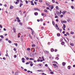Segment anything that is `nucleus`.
I'll return each mask as SVG.
<instances>
[{
  "label": "nucleus",
  "mask_w": 75,
  "mask_h": 75,
  "mask_svg": "<svg viewBox=\"0 0 75 75\" xmlns=\"http://www.w3.org/2000/svg\"><path fill=\"white\" fill-rule=\"evenodd\" d=\"M34 10H38V11H40V9L37 8H34Z\"/></svg>",
  "instance_id": "1"
},
{
  "label": "nucleus",
  "mask_w": 75,
  "mask_h": 75,
  "mask_svg": "<svg viewBox=\"0 0 75 75\" xmlns=\"http://www.w3.org/2000/svg\"><path fill=\"white\" fill-rule=\"evenodd\" d=\"M67 11H64L63 12H62V13L63 15H64V14H65V13H67Z\"/></svg>",
  "instance_id": "2"
},
{
  "label": "nucleus",
  "mask_w": 75,
  "mask_h": 75,
  "mask_svg": "<svg viewBox=\"0 0 75 75\" xmlns=\"http://www.w3.org/2000/svg\"><path fill=\"white\" fill-rule=\"evenodd\" d=\"M61 22L62 24H63V23H67V21H62Z\"/></svg>",
  "instance_id": "3"
},
{
  "label": "nucleus",
  "mask_w": 75,
  "mask_h": 75,
  "mask_svg": "<svg viewBox=\"0 0 75 75\" xmlns=\"http://www.w3.org/2000/svg\"><path fill=\"white\" fill-rule=\"evenodd\" d=\"M46 5H47V6H48V7H50V6H52L49 4H48V3H47V2L46 3Z\"/></svg>",
  "instance_id": "4"
},
{
  "label": "nucleus",
  "mask_w": 75,
  "mask_h": 75,
  "mask_svg": "<svg viewBox=\"0 0 75 75\" xmlns=\"http://www.w3.org/2000/svg\"><path fill=\"white\" fill-rule=\"evenodd\" d=\"M66 65V63L65 62H63L62 63V65H63V66H65Z\"/></svg>",
  "instance_id": "5"
},
{
  "label": "nucleus",
  "mask_w": 75,
  "mask_h": 75,
  "mask_svg": "<svg viewBox=\"0 0 75 75\" xmlns=\"http://www.w3.org/2000/svg\"><path fill=\"white\" fill-rule=\"evenodd\" d=\"M30 3H31V5H32V6H34V4L33 3V1H31Z\"/></svg>",
  "instance_id": "6"
},
{
  "label": "nucleus",
  "mask_w": 75,
  "mask_h": 75,
  "mask_svg": "<svg viewBox=\"0 0 75 75\" xmlns=\"http://www.w3.org/2000/svg\"><path fill=\"white\" fill-rule=\"evenodd\" d=\"M13 32L14 33H16V29L15 28H13Z\"/></svg>",
  "instance_id": "7"
},
{
  "label": "nucleus",
  "mask_w": 75,
  "mask_h": 75,
  "mask_svg": "<svg viewBox=\"0 0 75 75\" xmlns=\"http://www.w3.org/2000/svg\"><path fill=\"white\" fill-rule=\"evenodd\" d=\"M37 72H44V70H37Z\"/></svg>",
  "instance_id": "8"
},
{
  "label": "nucleus",
  "mask_w": 75,
  "mask_h": 75,
  "mask_svg": "<svg viewBox=\"0 0 75 75\" xmlns=\"http://www.w3.org/2000/svg\"><path fill=\"white\" fill-rule=\"evenodd\" d=\"M57 37H60V36L61 35V34H60V33H58L57 34Z\"/></svg>",
  "instance_id": "9"
},
{
  "label": "nucleus",
  "mask_w": 75,
  "mask_h": 75,
  "mask_svg": "<svg viewBox=\"0 0 75 75\" xmlns=\"http://www.w3.org/2000/svg\"><path fill=\"white\" fill-rule=\"evenodd\" d=\"M14 8V6H11L10 7V9H11V10L12 9H13V8Z\"/></svg>",
  "instance_id": "10"
},
{
  "label": "nucleus",
  "mask_w": 75,
  "mask_h": 75,
  "mask_svg": "<svg viewBox=\"0 0 75 75\" xmlns=\"http://www.w3.org/2000/svg\"><path fill=\"white\" fill-rule=\"evenodd\" d=\"M53 66H54V67H55V68H57V67H58V66H57V64H53Z\"/></svg>",
  "instance_id": "11"
},
{
  "label": "nucleus",
  "mask_w": 75,
  "mask_h": 75,
  "mask_svg": "<svg viewBox=\"0 0 75 75\" xmlns=\"http://www.w3.org/2000/svg\"><path fill=\"white\" fill-rule=\"evenodd\" d=\"M38 12H35L34 13V15H35V16H38Z\"/></svg>",
  "instance_id": "12"
},
{
  "label": "nucleus",
  "mask_w": 75,
  "mask_h": 75,
  "mask_svg": "<svg viewBox=\"0 0 75 75\" xmlns=\"http://www.w3.org/2000/svg\"><path fill=\"white\" fill-rule=\"evenodd\" d=\"M61 44L63 45H64V44H65V42H62L61 43Z\"/></svg>",
  "instance_id": "13"
},
{
  "label": "nucleus",
  "mask_w": 75,
  "mask_h": 75,
  "mask_svg": "<svg viewBox=\"0 0 75 75\" xmlns=\"http://www.w3.org/2000/svg\"><path fill=\"white\" fill-rule=\"evenodd\" d=\"M71 66L69 65V66H68V67H67V68H68V69H71Z\"/></svg>",
  "instance_id": "14"
},
{
  "label": "nucleus",
  "mask_w": 75,
  "mask_h": 75,
  "mask_svg": "<svg viewBox=\"0 0 75 75\" xmlns=\"http://www.w3.org/2000/svg\"><path fill=\"white\" fill-rule=\"evenodd\" d=\"M51 52H53L54 51V49H53V48H51Z\"/></svg>",
  "instance_id": "15"
},
{
  "label": "nucleus",
  "mask_w": 75,
  "mask_h": 75,
  "mask_svg": "<svg viewBox=\"0 0 75 75\" xmlns=\"http://www.w3.org/2000/svg\"><path fill=\"white\" fill-rule=\"evenodd\" d=\"M56 13L57 15H59V11H56Z\"/></svg>",
  "instance_id": "16"
},
{
  "label": "nucleus",
  "mask_w": 75,
  "mask_h": 75,
  "mask_svg": "<svg viewBox=\"0 0 75 75\" xmlns=\"http://www.w3.org/2000/svg\"><path fill=\"white\" fill-rule=\"evenodd\" d=\"M23 6V4L20 3V6H19L20 7H21V6Z\"/></svg>",
  "instance_id": "17"
},
{
  "label": "nucleus",
  "mask_w": 75,
  "mask_h": 75,
  "mask_svg": "<svg viewBox=\"0 0 75 75\" xmlns=\"http://www.w3.org/2000/svg\"><path fill=\"white\" fill-rule=\"evenodd\" d=\"M53 63H55V64H58V63L57 62L55 61H54L53 62Z\"/></svg>",
  "instance_id": "18"
},
{
  "label": "nucleus",
  "mask_w": 75,
  "mask_h": 75,
  "mask_svg": "<svg viewBox=\"0 0 75 75\" xmlns=\"http://www.w3.org/2000/svg\"><path fill=\"white\" fill-rule=\"evenodd\" d=\"M32 47H35V44H33L32 45Z\"/></svg>",
  "instance_id": "19"
},
{
  "label": "nucleus",
  "mask_w": 75,
  "mask_h": 75,
  "mask_svg": "<svg viewBox=\"0 0 75 75\" xmlns=\"http://www.w3.org/2000/svg\"><path fill=\"white\" fill-rule=\"evenodd\" d=\"M52 6L50 7H51L50 8H51V10H52V9H53V8H54V6H52Z\"/></svg>",
  "instance_id": "20"
},
{
  "label": "nucleus",
  "mask_w": 75,
  "mask_h": 75,
  "mask_svg": "<svg viewBox=\"0 0 75 75\" xmlns=\"http://www.w3.org/2000/svg\"><path fill=\"white\" fill-rule=\"evenodd\" d=\"M32 35L33 36V35H34V31H32Z\"/></svg>",
  "instance_id": "21"
},
{
  "label": "nucleus",
  "mask_w": 75,
  "mask_h": 75,
  "mask_svg": "<svg viewBox=\"0 0 75 75\" xmlns=\"http://www.w3.org/2000/svg\"><path fill=\"white\" fill-rule=\"evenodd\" d=\"M70 45L71 46H74V43H71Z\"/></svg>",
  "instance_id": "22"
},
{
  "label": "nucleus",
  "mask_w": 75,
  "mask_h": 75,
  "mask_svg": "<svg viewBox=\"0 0 75 75\" xmlns=\"http://www.w3.org/2000/svg\"><path fill=\"white\" fill-rule=\"evenodd\" d=\"M52 23L53 25H55V22H54V21H52Z\"/></svg>",
  "instance_id": "23"
},
{
  "label": "nucleus",
  "mask_w": 75,
  "mask_h": 75,
  "mask_svg": "<svg viewBox=\"0 0 75 75\" xmlns=\"http://www.w3.org/2000/svg\"><path fill=\"white\" fill-rule=\"evenodd\" d=\"M63 28H66V26L65 24H63Z\"/></svg>",
  "instance_id": "24"
},
{
  "label": "nucleus",
  "mask_w": 75,
  "mask_h": 75,
  "mask_svg": "<svg viewBox=\"0 0 75 75\" xmlns=\"http://www.w3.org/2000/svg\"><path fill=\"white\" fill-rule=\"evenodd\" d=\"M18 72H16L15 73V75H18Z\"/></svg>",
  "instance_id": "25"
},
{
  "label": "nucleus",
  "mask_w": 75,
  "mask_h": 75,
  "mask_svg": "<svg viewBox=\"0 0 75 75\" xmlns=\"http://www.w3.org/2000/svg\"><path fill=\"white\" fill-rule=\"evenodd\" d=\"M0 37L1 38H4V37L2 35H0Z\"/></svg>",
  "instance_id": "26"
},
{
  "label": "nucleus",
  "mask_w": 75,
  "mask_h": 75,
  "mask_svg": "<svg viewBox=\"0 0 75 75\" xmlns=\"http://www.w3.org/2000/svg\"><path fill=\"white\" fill-rule=\"evenodd\" d=\"M30 60H34V59L33 58H30Z\"/></svg>",
  "instance_id": "27"
},
{
  "label": "nucleus",
  "mask_w": 75,
  "mask_h": 75,
  "mask_svg": "<svg viewBox=\"0 0 75 75\" xmlns=\"http://www.w3.org/2000/svg\"><path fill=\"white\" fill-rule=\"evenodd\" d=\"M14 45H15L16 47H17L18 44H17V43H14Z\"/></svg>",
  "instance_id": "28"
},
{
  "label": "nucleus",
  "mask_w": 75,
  "mask_h": 75,
  "mask_svg": "<svg viewBox=\"0 0 75 75\" xmlns=\"http://www.w3.org/2000/svg\"><path fill=\"white\" fill-rule=\"evenodd\" d=\"M30 48H28L27 49V50L28 51H30Z\"/></svg>",
  "instance_id": "29"
},
{
  "label": "nucleus",
  "mask_w": 75,
  "mask_h": 75,
  "mask_svg": "<svg viewBox=\"0 0 75 75\" xmlns=\"http://www.w3.org/2000/svg\"><path fill=\"white\" fill-rule=\"evenodd\" d=\"M39 2L40 3H42V0H39Z\"/></svg>",
  "instance_id": "30"
},
{
  "label": "nucleus",
  "mask_w": 75,
  "mask_h": 75,
  "mask_svg": "<svg viewBox=\"0 0 75 75\" xmlns=\"http://www.w3.org/2000/svg\"><path fill=\"white\" fill-rule=\"evenodd\" d=\"M19 25H23V23L21 22H20L19 23Z\"/></svg>",
  "instance_id": "31"
},
{
  "label": "nucleus",
  "mask_w": 75,
  "mask_h": 75,
  "mask_svg": "<svg viewBox=\"0 0 75 75\" xmlns=\"http://www.w3.org/2000/svg\"><path fill=\"white\" fill-rule=\"evenodd\" d=\"M70 34H74V33L72 31H71V33H70Z\"/></svg>",
  "instance_id": "32"
},
{
  "label": "nucleus",
  "mask_w": 75,
  "mask_h": 75,
  "mask_svg": "<svg viewBox=\"0 0 75 75\" xmlns=\"http://www.w3.org/2000/svg\"><path fill=\"white\" fill-rule=\"evenodd\" d=\"M17 21L18 23H20L21 22V21H20V19H18V20Z\"/></svg>",
  "instance_id": "33"
},
{
  "label": "nucleus",
  "mask_w": 75,
  "mask_h": 75,
  "mask_svg": "<svg viewBox=\"0 0 75 75\" xmlns=\"http://www.w3.org/2000/svg\"><path fill=\"white\" fill-rule=\"evenodd\" d=\"M56 9H57V10H59V8H58V6H56Z\"/></svg>",
  "instance_id": "34"
},
{
  "label": "nucleus",
  "mask_w": 75,
  "mask_h": 75,
  "mask_svg": "<svg viewBox=\"0 0 75 75\" xmlns=\"http://www.w3.org/2000/svg\"><path fill=\"white\" fill-rule=\"evenodd\" d=\"M8 42L9 43H10V44L11 43V40H8Z\"/></svg>",
  "instance_id": "35"
},
{
  "label": "nucleus",
  "mask_w": 75,
  "mask_h": 75,
  "mask_svg": "<svg viewBox=\"0 0 75 75\" xmlns=\"http://www.w3.org/2000/svg\"><path fill=\"white\" fill-rule=\"evenodd\" d=\"M55 26L56 28H58V25H57V24L55 25Z\"/></svg>",
  "instance_id": "36"
},
{
  "label": "nucleus",
  "mask_w": 75,
  "mask_h": 75,
  "mask_svg": "<svg viewBox=\"0 0 75 75\" xmlns=\"http://www.w3.org/2000/svg\"><path fill=\"white\" fill-rule=\"evenodd\" d=\"M52 2L54 3H55V0H52Z\"/></svg>",
  "instance_id": "37"
},
{
  "label": "nucleus",
  "mask_w": 75,
  "mask_h": 75,
  "mask_svg": "<svg viewBox=\"0 0 75 75\" xmlns=\"http://www.w3.org/2000/svg\"><path fill=\"white\" fill-rule=\"evenodd\" d=\"M42 60L43 61H45V59H44V57H42Z\"/></svg>",
  "instance_id": "38"
},
{
  "label": "nucleus",
  "mask_w": 75,
  "mask_h": 75,
  "mask_svg": "<svg viewBox=\"0 0 75 75\" xmlns=\"http://www.w3.org/2000/svg\"><path fill=\"white\" fill-rule=\"evenodd\" d=\"M42 64H41V63L40 64H38V65H39L40 67H41V66Z\"/></svg>",
  "instance_id": "39"
},
{
  "label": "nucleus",
  "mask_w": 75,
  "mask_h": 75,
  "mask_svg": "<svg viewBox=\"0 0 75 75\" xmlns=\"http://www.w3.org/2000/svg\"><path fill=\"white\" fill-rule=\"evenodd\" d=\"M66 34H67L68 35H69V33L68 32H67L66 33Z\"/></svg>",
  "instance_id": "40"
},
{
  "label": "nucleus",
  "mask_w": 75,
  "mask_h": 75,
  "mask_svg": "<svg viewBox=\"0 0 75 75\" xmlns=\"http://www.w3.org/2000/svg\"><path fill=\"white\" fill-rule=\"evenodd\" d=\"M25 2H26V4H28V1H27L26 0L25 1Z\"/></svg>",
  "instance_id": "41"
},
{
  "label": "nucleus",
  "mask_w": 75,
  "mask_h": 75,
  "mask_svg": "<svg viewBox=\"0 0 75 75\" xmlns=\"http://www.w3.org/2000/svg\"><path fill=\"white\" fill-rule=\"evenodd\" d=\"M44 11L45 12V13H47V9H45L44 10Z\"/></svg>",
  "instance_id": "42"
},
{
  "label": "nucleus",
  "mask_w": 75,
  "mask_h": 75,
  "mask_svg": "<svg viewBox=\"0 0 75 75\" xmlns=\"http://www.w3.org/2000/svg\"><path fill=\"white\" fill-rule=\"evenodd\" d=\"M44 13H41V16H44Z\"/></svg>",
  "instance_id": "43"
},
{
  "label": "nucleus",
  "mask_w": 75,
  "mask_h": 75,
  "mask_svg": "<svg viewBox=\"0 0 75 75\" xmlns=\"http://www.w3.org/2000/svg\"><path fill=\"white\" fill-rule=\"evenodd\" d=\"M55 3H56V4H59V3H58V1H56L55 2Z\"/></svg>",
  "instance_id": "44"
},
{
  "label": "nucleus",
  "mask_w": 75,
  "mask_h": 75,
  "mask_svg": "<svg viewBox=\"0 0 75 75\" xmlns=\"http://www.w3.org/2000/svg\"><path fill=\"white\" fill-rule=\"evenodd\" d=\"M22 61L24 60H25V59H24V58H22Z\"/></svg>",
  "instance_id": "45"
},
{
  "label": "nucleus",
  "mask_w": 75,
  "mask_h": 75,
  "mask_svg": "<svg viewBox=\"0 0 75 75\" xmlns=\"http://www.w3.org/2000/svg\"><path fill=\"white\" fill-rule=\"evenodd\" d=\"M71 8H72V9H74V8L73 6H71Z\"/></svg>",
  "instance_id": "46"
},
{
  "label": "nucleus",
  "mask_w": 75,
  "mask_h": 75,
  "mask_svg": "<svg viewBox=\"0 0 75 75\" xmlns=\"http://www.w3.org/2000/svg\"><path fill=\"white\" fill-rule=\"evenodd\" d=\"M30 65L31 67H33V64L32 63L30 64Z\"/></svg>",
  "instance_id": "47"
},
{
  "label": "nucleus",
  "mask_w": 75,
  "mask_h": 75,
  "mask_svg": "<svg viewBox=\"0 0 75 75\" xmlns=\"http://www.w3.org/2000/svg\"><path fill=\"white\" fill-rule=\"evenodd\" d=\"M34 3L36 5H37V2L35 1L34 2Z\"/></svg>",
  "instance_id": "48"
},
{
  "label": "nucleus",
  "mask_w": 75,
  "mask_h": 75,
  "mask_svg": "<svg viewBox=\"0 0 75 75\" xmlns=\"http://www.w3.org/2000/svg\"><path fill=\"white\" fill-rule=\"evenodd\" d=\"M45 67H48V64H46L45 65Z\"/></svg>",
  "instance_id": "49"
},
{
  "label": "nucleus",
  "mask_w": 75,
  "mask_h": 75,
  "mask_svg": "<svg viewBox=\"0 0 75 75\" xmlns=\"http://www.w3.org/2000/svg\"><path fill=\"white\" fill-rule=\"evenodd\" d=\"M29 62L30 64H33V62H32V61H30Z\"/></svg>",
  "instance_id": "50"
},
{
  "label": "nucleus",
  "mask_w": 75,
  "mask_h": 75,
  "mask_svg": "<svg viewBox=\"0 0 75 75\" xmlns=\"http://www.w3.org/2000/svg\"><path fill=\"white\" fill-rule=\"evenodd\" d=\"M50 73L51 74H54V72H52V71H51Z\"/></svg>",
  "instance_id": "51"
},
{
  "label": "nucleus",
  "mask_w": 75,
  "mask_h": 75,
  "mask_svg": "<svg viewBox=\"0 0 75 75\" xmlns=\"http://www.w3.org/2000/svg\"><path fill=\"white\" fill-rule=\"evenodd\" d=\"M18 3H18L17 1L16 2L15 4H18Z\"/></svg>",
  "instance_id": "52"
},
{
  "label": "nucleus",
  "mask_w": 75,
  "mask_h": 75,
  "mask_svg": "<svg viewBox=\"0 0 75 75\" xmlns=\"http://www.w3.org/2000/svg\"><path fill=\"white\" fill-rule=\"evenodd\" d=\"M16 57H17V56L16 55H14V58H16Z\"/></svg>",
  "instance_id": "53"
},
{
  "label": "nucleus",
  "mask_w": 75,
  "mask_h": 75,
  "mask_svg": "<svg viewBox=\"0 0 75 75\" xmlns=\"http://www.w3.org/2000/svg\"><path fill=\"white\" fill-rule=\"evenodd\" d=\"M38 62H40V60L39 59H38L37 60Z\"/></svg>",
  "instance_id": "54"
},
{
  "label": "nucleus",
  "mask_w": 75,
  "mask_h": 75,
  "mask_svg": "<svg viewBox=\"0 0 75 75\" xmlns=\"http://www.w3.org/2000/svg\"><path fill=\"white\" fill-rule=\"evenodd\" d=\"M16 19H17V20H19V18L18 17H16Z\"/></svg>",
  "instance_id": "55"
},
{
  "label": "nucleus",
  "mask_w": 75,
  "mask_h": 75,
  "mask_svg": "<svg viewBox=\"0 0 75 75\" xmlns=\"http://www.w3.org/2000/svg\"><path fill=\"white\" fill-rule=\"evenodd\" d=\"M46 52L47 54H48V53H49V51H46Z\"/></svg>",
  "instance_id": "56"
},
{
  "label": "nucleus",
  "mask_w": 75,
  "mask_h": 75,
  "mask_svg": "<svg viewBox=\"0 0 75 75\" xmlns=\"http://www.w3.org/2000/svg\"><path fill=\"white\" fill-rule=\"evenodd\" d=\"M63 15H61L60 16V17H61V18H62V17H63Z\"/></svg>",
  "instance_id": "57"
},
{
  "label": "nucleus",
  "mask_w": 75,
  "mask_h": 75,
  "mask_svg": "<svg viewBox=\"0 0 75 75\" xmlns=\"http://www.w3.org/2000/svg\"><path fill=\"white\" fill-rule=\"evenodd\" d=\"M0 27L1 28H2L3 27H2V25H0Z\"/></svg>",
  "instance_id": "58"
},
{
  "label": "nucleus",
  "mask_w": 75,
  "mask_h": 75,
  "mask_svg": "<svg viewBox=\"0 0 75 75\" xmlns=\"http://www.w3.org/2000/svg\"><path fill=\"white\" fill-rule=\"evenodd\" d=\"M29 37H30V38L31 37H32V36H31V34H29Z\"/></svg>",
  "instance_id": "59"
},
{
  "label": "nucleus",
  "mask_w": 75,
  "mask_h": 75,
  "mask_svg": "<svg viewBox=\"0 0 75 75\" xmlns=\"http://www.w3.org/2000/svg\"><path fill=\"white\" fill-rule=\"evenodd\" d=\"M56 21L57 22H58V19H56Z\"/></svg>",
  "instance_id": "60"
},
{
  "label": "nucleus",
  "mask_w": 75,
  "mask_h": 75,
  "mask_svg": "<svg viewBox=\"0 0 75 75\" xmlns=\"http://www.w3.org/2000/svg\"><path fill=\"white\" fill-rule=\"evenodd\" d=\"M5 56H6V57H9V56H8V54H6Z\"/></svg>",
  "instance_id": "61"
},
{
  "label": "nucleus",
  "mask_w": 75,
  "mask_h": 75,
  "mask_svg": "<svg viewBox=\"0 0 75 75\" xmlns=\"http://www.w3.org/2000/svg\"><path fill=\"white\" fill-rule=\"evenodd\" d=\"M36 38L38 40H40V38H38L37 37H36Z\"/></svg>",
  "instance_id": "62"
},
{
  "label": "nucleus",
  "mask_w": 75,
  "mask_h": 75,
  "mask_svg": "<svg viewBox=\"0 0 75 75\" xmlns=\"http://www.w3.org/2000/svg\"><path fill=\"white\" fill-rule=\"evenodd\" d=\"M54 52H57V49H55Z\"/></svg>",
  "instance_id": "63"
},
{
  "label": "nucleus",
  "mask_w": 75,
  "mask_h": 75,
  "mask_svg": "<svg viewBox=\"0 0 75 75\" xmlns=\"http://www.w3.org/2000/svg\"><path fill=\"white\" fill-rule=\"evenodd\" d=\"M65 31H63V32H62V33L64 34H65Z\"/></svg>",
  "instance_id": "64"
}]
</instances>
